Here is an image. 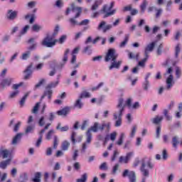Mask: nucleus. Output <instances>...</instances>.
Returning <instances> with one entry per match:
<instances>
[{
	"mask_svg": "<svg viewBox=\"0 0 182 182\" xmlns=\"http://www.w3.org/2000/svg\"><path fill=\"white\" fill-rule=\"evenodd\" d=\"M42 176V173L40 172H37L35 174L34 178H33V182H41V177Z\"/></svg>",
	"mask_w": 182,
	"mask_h": 182,
	"instance_id": "nucleus-39",
	"label": "nucleus"
},
{
	"mask_svg": "<svg viewBox=\"0 0 182 182\" xmlns=\"http://www.w3.org/2000/svg\"><path fill=\"white\" fill-rule=\"evenodd\" d=\"M126 139V132H122L119 133V139L117 141V144L118 146H122L123 144V141H124V139Z\"/></svg>",
	"mask_w": 182,
	"mask_h": 182,
	"instance_id": "nucleus-20",
	"label": "nucleus"
},
{
	"mask_svg": "<svg viewBox=\"0 0 182 182\" xmlns=\"http://www.w3.org/2000/svg\"><path fill=\"white\" fill-rule=\"evenodd\" d=\"M140 107V103L139 102H136L132 105L131 107L129 108L132 110H136Z\"/></svg>",
	"mask_w": 182,
	"mask_h": 182,
	"instance_id": "nucleus-51",
	"label": "nucleus"
},
{
	"mask_svg": "<svg viewBox=\"0 0 182 182\" xmlns=\"http://www.w3.org/2000/svg\"><path fill=\"white\" fill-rule=\"evenodd\" d=\"M122 65V61H112L111 65L109 66V70H112V69H119L120 68V65Z\"/></svg>",
	"mask_w": 182,
	"mask_h": 182,
	"instance_id": "nucleus-24",
	"label": "nucleus"
},
{
	"mask_svg": "<svg viewBox=\"0 0 182 182\" xmlns=\"http://www.w3.org/2000/svg\"><path fill=\"white\" fill-rule=\"evenodd\" d=\"M30 56H31V51L27 50L22 54L21 59H22V60H26L27 59H29Z\"/></svg>",
	"mask_w": 182,
	"mask_h": 182,
	"instance_id": "nucleus-33",
	"label": "nucleus"
},
{
	"mask_svg": "<svg viewBox=\"0 0 182 182\" xmlns=\"http://www.w3.org/2000/svg\"><path fill=\"white\" fill-rule=\"evenodd\" d=\"M11 164V159H7L6 161H1L0 163V168H2L3 170H5L8 166Z\"/></svg>",
	"mask_w": 182,
	"mask_h": 182,
	"instance_id": "nucleus-26",
	"label": "nucleus"
},
{
	"mask_svg": "<svg viewBox=\"0 0 182 182\" xmlns=\"http://www.w3.org/2000/svg\"><path fill=\"white\" fill-rule=\"evenodd\" d=\"M22 136L23 134L21 133L17 134L14 138L13 140L11 141V144H13L14 146L18 144V143H19V141H21V139H22Z\"/></svg>",
	"mask_w": 182,
	"mask_h": 182,
	"instance_id": "nucleus-23",
	"label": "nucleus"
},
{
	"mask_svg": "<svg viewBox=\"0 0 182 182\" xmlns=\"http://www.w3.org/2000/svg\"><path fill=\"white\" fill-rule=\"evenodd\" d=\"M40 106H41V102H37L33 109V113H38V110H39Z\"/></svg>",
	"mask_w": 182,
	"mask_h": 182,
	"instance_id": "nucleus-55",
	"label": "nucleus"
},
{
	"mask_svg": "<svg viewBox=\"0 0 182 182\" xmlns=\"http://www.w3.org/2000/svg\"><path fill=\"white\" fill-rule=\"evenodd\" d=\"M28 95H29V93H27V94H26V95L21 98V101H20V105H21V107H23V105H25V102H26V98L28 97Z\"/></svg>",
	"mask_w": 182,
	"mask_h": 182,
	"instance_id": "nucleus-53",
	"label": "nucleus"
},
{
	"mask_svg": "<svg viewBox=\"0 0 182 182\" xmlns=\"http://www.w3.org/2000/svg\"><path fill=\"white\" fill-rule=\"evenodd\" d=\"M66 39H68V36L63 35L60 37L58 40H56V42H58L60 45H62V43H65Z\"/></svg>",
	"mask_w": 182,
	"mask_h": 182,
	"instance_id": "nucleus-40",
	"label": "nucleus"
},
{
	"mask_svg": "<svg viewBox=\"0 0 182 182\" xmlns=\"http://www.w3.org/2000/svg\"><path fill=\"white\" fill-rule=\"evenodd\" d=\"M178 143L181 144V146H182V140L178 141V136H173L172 138V144H173V147H174V149H177V145L178 144Z\"/></svg>",
	"mask_w": 182,
	"mask_h": 182,
	"instance_id": "nucleus-25",
	"label": "nucleus"
},
{
	"mask_svg": "<svg viewBox=\"0 0 182 182\" xmlns=\"http://www.w3.org/2000/svg\"><path fill=\"white\" fill-rule=\"evenodd\" d=\"M27 5L30 9L35 8L36 6V1H30Z\"/></svg>",
	"mask_w": 182,
	"mask_h": 182,
	"instance_id": "nucleus-61",
	"label": "nucleus"
},
{
	"mask_svg": "<svg viewBox=\"0 0 182 182\" xmlns=\"http://www.w3.org/2000/svg\"><path fill=\"white\" fill-rule=\"evenodd\" d=\"M127 80H130L132 86H134L137 83L138 78L136 77L134 80L132 78V75L127 77Z\"/></svg>",
	"mask_w": 182,
	"mask_h": 182,
	"instance_id": "nucleus-49",
	"label": "nucleus"
},
{
	"mask_svg": "<svg viewBox=\"0 0 182 182\" xmlns=\"http://www.w3.org/2000/svg\"><path fill=\"white\" fill-rule=\"evenodd\" d=\"M12 82H14V79L11 77L4 79L0 83V92L4 90L6 87L11 86Z\"/></svg>",
	"mask_w": 182,
	"mask_h": 182,
	"instance_id": "nucleus-11",
	"label": "nucleus"
},
{
	"mask_svg": "<svg viewBox=\"0 0 182 182\" xmlns=\"http://www.w3.org/2000/svg\"><path fill=\"white\" fill-rule=\"evenodd\" d=\"M163 119V116L158 115L152 119V123H154V124H159V123H160Z\"/></svg>",
	"mask_w": 182,
	"mask_h": 182,
	"instance_id": "nucleus-32",
	"label": "nucleus"
},
{
	"mask_svg": "<svg viewBox=\"0 0 182 182\" xmlns=\"http://www.w3.org/2000/svg\"><path fill=\"white\" fill-rule=\"evenodd\" d=\"M0 156L3 159H8V160H12V152L8 149H4L0 151Z\"/></svg>",
	"mask_w": 182,
	"mask_h": 182,
	"instance_id": "nucleus-13",
	"label": "nucleus"
},
{
	"mask_svg": "<svg viewBox=\"0 0 182 182\" xmlns=\"http://www.w3.org/2000/svg\"><path fill=\"white\" fill-rule=\"evenodd\" d=\"M136 132H137V125H134L132 127L131 132L129 133V137L131 139H133V137H134V136H136Z\"/></svg>",
	"mask_w": 182,
	"mask_h": 182,
	"instance_id": "nucleus-30",
	"label": "nucleus"
},
{
	"mask_svg": "<svg viewBox=\"0 0 182 182\" xmlns=\"http://www.w3.org/2000/svg\"><path fill=\"white\" fill-rule=\"evenodd\" d=\"M49 126H50V123H46L44 129L40 132V136L36 144V147H39L41 146V143H42V137H43L42 134L43 133H45V130H48V129H49Z\"/></svg>",
	"mask_w": 182,
	"mask_h": 182,
	"instance_id": "nucleus-12",
	"label": "nucleus"
},
{
	"mask_svg": "<svg viewBox=\"0 0 182 182\" xmlns=\"http://www.w3.org/2000/svg\"><path fill=\"white\" fill-rule=\"evenodd\" d=\"M157 45V41H154L149 44H148L145 48V56H149V52H152L153 49H154V46Z\"/></svg>",
	"mask_w": 182,
	"mask_h": 182,
	"instance_id": "nucleus-16",
	"label": "nucleus"
},
{
	"mask_svg": "<svg viewBox=\"0 0 182 182\" xmlns=\"http://www.w3.org/2000/svg\"><path fill=\"white\" fill-rule=\"evenodd\" d=\"M93 0H86L87 4H90ZM103 3V0H96L95 4L91 7V11H96L97 8H99V6L102 5Z\"/></svg>",
	"mask_w": 182,
	"mask_h": 182,
	"instance_id": "nucleus-17",
	"label": "nucleus"
},
{
	"mask_svg": "<svg viewBox=\"0 0 182 182\" xmlns=\"http://www.w3.org/2000/svg\"><path fill=\"white\" fill-rule=\"evenodd\" d=\"M176 77H180V76H181V69L178 67H176Z\"/></svg>",
	"mask_w": 182,
	"mask_h": 182,
	"instance_id": "nucleus-62",
	"label": "nucleus"
},
{
	"mask_svg": "<svg viewBox=\"0 0 182 182\" xmlns=\"http://www.w3.org/2000/svg\"><path fill=\"white\" fill-rule=\"evenodd\" d=\"M122 177H128L129 182H136V173L133 171L129 169L124 170Z\"/></svg>",
	"mask_w": 182,
	"mask_h": 182,
	"instance_id": "nucleus-8",
	"label": "nucleus"
},
{
	"mask_svg": "<svg viewBox=\"0 0 182 182\" xmlns=\"http://www.w3.org/2000/svg\"><path fill=\"white\" fill-rule=\"evenodd\" d=\"M69 52H70L69 49L65 50L62 61L59 65L60 68H63V66L66 65V62H68V56L69 55Z\"/></svg>",
	"mask_w": 182,
	"mask_h": 182,
	"instance_id": "nucleus-19",
	"label": "nucleus"
},
{
	"mask_svg": "<svg viewBox=\"0 0 182 182\" xmlns=\"http://www.w3.org/2000/svg\"><path fill=\"white\" fill-rule=\"evenodd\" d=\"M181 35V33H180V31H177L175 34H174V39L175 41H178V39H180V36Z\"/></svg>",
	"mask_w": 182,
	"mask_h": 182,
	"instance_id": "nucleus-59",
	"label": "nucleus"
},
{
	"mask_svg": "<svg viewBox=\"0 0 182 182\" xmlns=\"http://www.w3.org/2000/svg\"><path fill=\"white\" fill-rule=\"evenodd\" d=\"M69 22L71 25V26H76V25H80L79 23L76 21V18H71L69 19Z\"/></svg>",
	"mask_w": 182,
	"mask_h": 182,
	"instance_id": "nucleus-48",
	"label": "nucleus"
},
{
	"mask_svg": "<svg viewBox=\"0 0 182 182\" xmlns=\"http://www.w3.org/2000/svg\"><path fill=\"white\" fill-rule=\"evenodd\" d=\"M33 129H34L33 126H28V127H27V128L26 129V134H28L29 133H32V132H33Z\"/></svg>",
	"mask_w": 182,
	"mask_h": 182,
	"instance_id": "nucleus-57",
	"label": "nucleus"
},
{
	"mask_svg": "<svg viewBox=\"0 0 182 182\" xmlns=\"http://www.w3.org/2000/svg\"><path fill=\"white\" fill-rule=\"evenodd\" d=\"M45 83H46V80L45 79H42L38 83H37L35 86V89H39V87H41V86H42L43 85H45Z\"/></svg>",
	"mask_w": 182,
	"mask_h": 182,
	"instance_id": "nucleus-50",
	"label": "nucleus"
},
{
	"mask_svg": "<svg viewBox=\"0 0 182 182\" xmlns=\"http://www.w3.org/2000/svg\"><path fill=\"white\" fill-rule=\"evenodd\" d=\"M69 146H70V144L68 141H64L62 144L61 149L64 151H66L68 149H69Z\"/></svg>",
	"mask_w": 182,
	"mask_h": 182,
	"instance_id": "nucleus-35",
	"label": "nucleus"
},
{
	"mask_svg": "<svg viewBox=\"0 0 182 182\" xmlns=\"http://www.w3.org/2000/svg\"><path fill=\"white\" fill-rule=\"evenodd\" d=\"M16 16H18V11L14 10H9L7 13V18L10 21H14L16 19Z\"/></svg>",
	"mask_w": 182,
	"mask_h": 182,
	"instance_id": "nucleus-18",
	"label": "nucleus"
},
{
	"mask_svg": "<svg viewBox=\"0 0 182 182\" xmlns=\"http://www.w3.org/2000/svg\"><path fill=\"white\" fill-rule=\"evenodd\" d=\"M90 96L91 95L89 92L84 91L80 95V99H86L87 97H90Z\"/></svg>",
	"mask_w": 182,
	"mask_h": 182,
	"instance_id": "nucleus-37",
	"label": "nucleus"
},
{
	"mask_svg": "<svg viewBox=\"0 0 182 182\" xmlns=\"http://www.w3.org/2000/svg\"><path fill=\"white\" fill-rule=\"evenodd\" d=\"M181 45L178 44L175 48V58H178V55L180 54V52L181 50Z\"/></svg>",
	"mask_w": 182,
	"mask_h": 182,
	"instance_id": "nucleus-43",
	"label": "nucleus"
},
{
	"mask_svg": "<svg viewBox=\"0 0 182 182\" xmlns=\"http://www.w3.org/2000/svg\"><path fill=\"white\" fill-rule=\"evenodd\" d=\"M30 28L31 26H29V25H26L24 27H23V28L20 31V36H22V35H25V33H26L28 31H29Z\"/></svg>",
	"mask_w": 182,
	"mask_h": 182,
	"instance_id": "nucleus-38",
	"label": "nucleus"
},
{
	"mask_svg": "<svg viewBox=\"0 0 182 182\" xmlns=\"http://www.w3.org/2000/svg\"><path fill=\"white\" fill-rule=\"evenodd\" d=\"M154 167V164L151 163V161L149 158H143L141 160V172L142 176L145 177H149L150 172L149 168L151 169Z\"/></svg>",
	"mask_w": 182,
	"mask_h": 182,
	"instance_id": "nucleus-2",
	"label": "nucleus"
},
{
	"mask_svg": "<svg viewBox=\"0 0 182 182\" xmlns=\"http://www.w3.org/2000/svg\"><path fill=\"white\" fill-rule=\"evenodd\" d=\"M70 12L74 14V18H79L82 14V7L76 6L75 4H72L70 7L67 9L65 14L69 15Z\"/></svg>",
	"mask_w": 182,
	"mask_h": 182,
	"instance_id": "nucleus-5",
	"label": "nucleus"
},
{
	"mask_svg": "<svg viewBox=\"0 0 182 182\" xmlns=\"http://www.w3.org/2000/svg\"><path fill=\"white\" fill-rule=\"evenodd\" d=\"M147 59H149V55H145V58H144L142 60L139 62L138 63L139 66H141V68H144V65L146 62H147Z\"/></svg>",
	"mask_w": 182,
	"mask_h": 182,
	"instance_id": "nucleus-47",
	"label": "nucleus"
},
{
	"mask_svg": "<svg viewBox=\"0 0 182 182\" xmlns=\"http://www.w3.org/2000/svg\"><path fill=\"white\" fill-rule=\"evenodd\" d=\"M41 45L46 48H53L56 45V40L53 38V36L48 35L43 40Z\"/></svg>",
	"mask_w": 182,
	"mask_h": 182,
	"instance_id": "nucleus-7",
	"label": "nucleus"
},
{
	"mask_svg": "<svg viewBox=\"0 0 182 182\" xmlns=\"http://www.w3.org/2000/svg\"><path fill=\"white\" fill-rule=\"evenodd\" d=\"M53 134H55V131L53 129L50 130L46 135V140H50V139H52V136H53Z\"/></svg>",
	"mask_w": 182,
	"mask_h": 182,
	"instance_id": "nucleus-45",
	"label": "nucleus"
},
{
	"mask_svg": "<svg viewBox=\"0 0 182 182\" xmlns=\"http://www.w3.org/2000/svg\"><path fill=\"white\" fill-rule=\"evenodd\" d=\"M133 156H134V152H128L125 156H121L119 158V163H129V161L130 160V159H132Z\"/></svg>",
	"mask_w": 182,
	"mask_h": 182,
	"instance_id": "nucleus-14",
	"label": "nucleus"
},
{
	"mask_svg": "<svg viewBox=\"0 0 182 182\" xmlns=\"http://www.w3.org/2000/svg\"><path fill=\"white\" fill-rule=\"evenodd\" d=\"M142 87L144 90H146L147 92V90H149V88L150 87V82H149V80H145L142 84Z\"/></svg>",
	"mask_w": 182,
	"mask_h": 182,
	"instance_id": "nucleus-42",
	"label": "nucleus"
},
{
	"mask_svg": "<svg viewBox=\"0 0 182 182\" xmlns=\"http://www.w3.org/2000/svg\"><path fill=\"white\" fill-rule=\"evenodd\" d=\"M55 6H57V8H62V6H63V0H57L55 1Z\"/></svg>",
	"mask_w": 182,
	"mask_h": 182,
	"instance_id": "nucleus-56",
	"label": "nucleus"
},
{
	"mask_svg": "<svg viewBox=\"0 0 182 182\" xmlns=\"http://www.w3.org/2000/svg\"><path fill=\"white\" fill-rule=\"evenodd\" d=\"M117 136V132H114L111 133L109 134V136L107 135L105 137V143H106V141H107V140H109V138H108L109 136L110 140H112V141H114V140H116Z\"/></svg>",
	"mask_w": 182,
	"mask_h": 182,
	"instance_id": "nucleus-28",
	"label": "nucleus"
},
{
	"mask_svg": "<svg viewBox=\"0 0 182 182\" xmlns=\"http://www.w3.org/2000/svg\"><path fill=\"white\" fill-rule=\"evenodd\" d=\"M128 41H129V36H126L124 41H123L119 45L120 48H124V46H126V44L127 43Z\"/></svg>",
	"mask_w": 182,
	"mask_h": 182,
	"instance_id": "nucleus-54",
	"label": "nucleus"
},
{
	"mask_svg": "<svg viewBox=\"0 0 182 182\" xmlns=\"http://www.w3.org/2000/svg\"><path fill=\"white\" fill-rule=\"evenodd\" d=\"M75 137H76V133L75 132H73L72 136H71V140H72V142L73 143V144H75V143H76V141H77L78 143L82 141V136H79L77 138V140L75 139Z\"/></svg>",
	"mask_w": 182,
	"mask_h": 182,
	"instance_id": "nucleus-27",
	"label": "nucleus"
},
{
	"mask_svg": "<svg viewBox=\"0 0 182 182\" xmlns=\"http://www.w3.org/2000/svg\"><path fill=\"white\" fill-rule=\"evenodd\" d=\"M163 114L166 117V120H171V116H170V110L169 109H164Z\"/></svg>",
	"mask_w": 182,
	"mask_h": 182,
	"instance_id": "nucleus-36",
	"label": "nucleus"
},
{
	"mask_svg": "<svg viewBox=\"0 0 182 182\" xmlns=\"http://www.w3.org/2000/svg\"><path fill=\"white\" fill-rule=\"evenodd\" d=\"M56 129L57 130H60V132H68V130H69V127L65 126V127H60V124H58Z\"/></svg>",
	"mask_w": 182,
	"mask_h": 182,
	"instance_id": "nucleus-46",
	"label": "nucleus"
},
{
	"mask_svg": "<svg viewBox=\"0 0 182 182\" xmlns=\"http://www.w3.org/2000/svg\"><path fill=\"white\" fill-rule=\"evenodd\" d=\"M100 170H107V164L106 162L102 163L100 166Z\"/></svg>",
	"mask_w": 182,
	"mask_h": 182,
	"instance_id": "nucleus-60",
	"label": "nucleus"
},
{
	"mask_svg": "<svg viewBox=\"0 0 182 182\" xmlns=\"http://www.w3.org/2000/svg\"><path fill=\"white\" fill-rule=\"evenodd\" d=\"M148 4L149 3L147 2V1L144 0L141 4L140 8L141 12H142V14H144V11H146V7L147 6Z\"/></svg>",
	"mask_w": 182,
	"mask_h": 182,
	"instance_id": "nucleus-41",
	"label": "nucleus"
},
{
	"mask_svg": "<svg viewBox=\"0 0 182 182\" xmlns=\"http://www.w3.org/2000/svg\"><path fill=\"white\" fill-rule=\"evenodd\" d=\"M99 122H95L93 126L90 127L87 132V139L86 142L82 144V153H85L86 151V149H87V144H90L92 141V132L94 133L97 132V130H99Z\"/></svg>",
	"mask_w": 182,
	"mask_h": 182,
	"instance_id": "nucleus-3",
	"label": "nucleus"
},
{
	"mask_svg": "<svg viewBox=\"0 0 182 182\" xmlns=\"http://www.w3.org/2000/svg\"><path fill=\"white\" fill-rule=\"evenodd\" d=\"M46 122H48V119L45 117H42L38 122V124L41 127L45 126V124H46Z\"/></svg>",
	"mask_w": 182,
	"mask_h": 182,
	"instance_id": "nucleus-44",
	"label": "nucleus"
},
{
	"mask_svg": "<svg viewBox=\"0 0 182 182\" xmlns=\"http://www.w3.org/2000/svg\"><path fill=\"white\" fill-rule=\"evenodd\" d=\"M74 106L77 109H82V107H83V103L82 102V98H80V97L75 101Z\"/></svg>",
	"mask_w": 182,
	"mask_h": 182,
	"instance_id": "nucleus-31",
	"label": "nucleus"
},
{
	"mask_svg": "<svg viewBox=\"0 0 182 182\" xmlns=\"http://www.w3.org/2000/svg\"><path fill=\"white\" fill-rule=\"evenodd\" d=\"M17 173L18 170L16 168H14L11 171V176L13 177H16Z\"/></svg>",
	"mask_w": 182,
	"mask_h": 182,
	"instance_id": "nucleus-63",
	"label": "nucleus"
},
{
	"mask_svg": "<svg viewBox=\"0 0 182 182\" xmlns=\"http://www.w3.org/2000/svg\"><path fill=\"white\" fill-rule=\"evenodd\" d=\"M86 180H87V174L84 173L81 176V178H79V179L77 180V182H86Z\"/></svg>",
	"mask_w": 182,
	"mask_h": 182,
	"instance_id": "nucleus-52",
	"label": "nucleus"
},
{
	"mask_svg": "<svg viewBox=\"0 0 182 182\" xmlns=\"http://www.w3.org/2000/svg\"><path fill=\"white\" fill-rule=\"evenodd\" d=\"M171 72H173V70L170 68L168 69L167 73L165 74L166 76H168L166 78V85L167 88L170 89L171 86L174 84V82L173 81V75H171Z\"/></svg>",
	"mask_w": 182,
	"mask_h": 182,
	"instance_id": "nucleus-10",
	"label": "nucleus"
},
{
	"mask_svg": "<svg viewBox=\"0 0 182 182\" xmlns=\"http://www.w3.org/2000/svg\"><path fill=\"white\" fill-rule=\"evenodd\" d=\"M68 112H69V109L64 108L61 110L58 111L57 114H58V116H66L68 114Z\"/></svg>",
	"mask_w": 182,
	"mask_h": 182,
	"instance_id": "nucleus-34",
	"label": "nucleus"
},
{
	"mask_svg": "<svg viewBox=\"0 0 182 182\" xmlns=\"http://www.w3.org/2000/svg\"><path fill=\"white\" fill-rule=\"evenodd\" d=\"M105 25H106V23L105 21H102L98 26L99 29L103 28L104 32H106L107 31H109V29H112V28H113V26H112V24H108L107 26Z\"/></svg>",
	"mask_w": 182,
	"mask_h": 182,
	"instance_id": "nucleus-21",
	"label": "nucleus"
},
{
	"mask_svg": "<svg viewBox=\"0 0 182 182\" xmlns=\"http://www.w3.org/2000/svg\"><path fill=\"white\" fill-rule=\"evenodd\" d=\"M117 56H119V55L116 53V50L111 48L108 50L105 56V62H109L110 60L114 61V60L117 58Z\"/></svg>",
	"mask_w": 182,
	"mask_h": 182,
	"instance_id": "nucleus-9",
	"label": "nucleus"
},
{
	"mask_svg": "<svg viewBox=\"0 0 182 182\" xmlns=\"http://www.w3.org/2000/svg\"><path fill=\"white\" fill-rule=\"evenodd\" d=\"M31 29L33 32H39L40 31H42V29H43V26L39 24H34L33 25Z\"/></svg>",
	"mask_w": 182,
	"mask_h": 182,
	"instance_id": "nucleus-29",
	"label": "nucleus"
},
{
	"mask_svg": "<svg viewBox=\"0 0 182 182\" xmlns=\"http://www.w3.org/2000/svg\"><path fill=\"white\" fill-rule=\"evenodd\" d=\"M60 79V75H57V80L55 82L50 83L47 86V90L44 92V96H43L41 97V99H43V97H45V96H47V97H48V99H49V100H50V99H52V94L53 93V91H52V90H48V89H53V88L56 87V86H58L59 85Z\"/></svg>",
	"mask_w": 182,
	"mask_h": 182,
	"instance_id": "nucleus-4",
	"label": "nucleus"
},
{
	"mask_svg": "<svg viewBox=\"0 0 182 182\" xmlns=\"http://www.w3.org/2000/svg\"><path fill=\"white\" fill-rule=\"evenodd\" d=\"M114 6V1H112L110 4L105 5L103 6L102 11L106 14L104 16V18L112 16V15H114L116 14V9L112 10V8H113Z\"/></svg>",
	"mask_w": 182,
	"mask_h": 182,
	"instance_id": "nucleus-6",
	"label": "nucleus"
},
{
	"mask_svg": "<svg viewBox=\"0 0 182 182\" xmlns=\"http://www.w3.org/2000/svg\"><path fill=\"white\" fill-rule=\"evenodd\" d=\"M32 68H33V65L30 64L26 68V70H24V79L28 80L31 78L32 76Z\"/></svg>",
	"mask_w": 182,
	"mask_h": 182,
	"instance_id": "nucleus-15",
	"label": "nucleus"
},
{
	"mask_svg": "<svg viewBox=\"0 0 182 182\" xmlns=\"http://www.w3.org/2000/svg\"><path fill=\"white\" fill-rule=\"evenodd\" d=\"M132 98H128L124 102V100L119 99V103L117 106V110L113 114L114 120H115V127H120L122 126V116H123V112H124V107L127 106L128 108L132 107Z\"/></svg>",
	"mask_w": 182,
	"mask_h": 182,
	"instance_id": "nucleus-1",
	"label": "nucleus"
},
{
	"mask_svg": "<svg viewBox=\"0 0 182 182\" xmlns=\"http://www.w3.org/2000/svg\"><path fill=\"white\" fill-rule=\"evenodd\" d=\"M105 129L107 130V132H109L110 130V122H103L102 124L99 127V130H105Z\"/></svg>",
	"mask_w": 182,
	"mask_h": 182,
	"instance_id": "nucleus-22",
	"label": "nucleus"
},
{
	"mask_svg": "<svg viewBox=\"0 0 182 182\" xmlns=\"http://www.w3.org/2000/svg\"><path fill=\"white\" fill-rule=\"evenodd\" d=\"M35 49H36V43H33L28 48V50H29L30 52L31 50H35Z\"/></svg>",
	"mask_w": 182,
	"mask_h": 182,
	"instance_id": "nucleus-64",
	"label": "nucleus"
},
{
	"mask_svg": "<svg viewBox=\"0 0 182 182\" xmlns=\"http://www.w3.org/2000/svg\"><path fill=\"white\" fill-rule=\"evenodd\" d=\"M21 124H22V122H17V124H16L14 126V132H18Z\"/></svg>",
	"mask_w": 182,
	"mask_h": 182,
	"instance_id": "nucleus-58",
	"label": "nucleus"
}]
</instances>
